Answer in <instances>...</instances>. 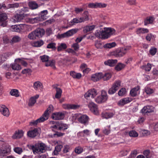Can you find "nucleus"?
Returning <instances> with one entry per match:
<instances>
[{
  "instance_id": "f257e3e1",
  "label": "nucleus",
  "mask_w": 158,
  "mask_h": 158,
  "mask_svg": "<svg viewBox=\"0 0 158 158\" xmlns=\"http://www.w3.org/2000/svg\"><path fill=\"white\" fill-rule=\"evenodd\" d=\"M31 148L34 154L36 153L40 154L44 152L47 149L46 145L43 143H38L35 145L31 146Z\"/></svg>"
},
{
  "instance_id": "f03ea898",
  "label": "nucleus",
  "mask_w": 158,
  "mask_h": 158,
  "mask_svg": "<svg viewBox=\"0 0 158 158\" xmlns=\"http://www.w3.org/2000/svg\"><path fill=\"white\" fill-rule=\"evenodd\" d=\"M130 49V47H126L124 48H118L113 52L111 53V54L116 57H121L125 55L127 51Z\"/></svg>"
},
{
  "instance_id": "7ed1b4c3",
  "label": "nucleus",
  "mask_w": 158,
  "mask_h": 158,
  "mask_svg": "<svg viewBox=\"0 0 158 158\" xmlns=\"http://www.w3.org/2000/svg\"><path fill=\"white\" fill-rule=\"evenodd\" d=\"M51 123L53 124L51 127V128L57 130H64L67 129L69 126L66 124L62 123L58 121H52Z\"/></svg>"
},
{
  "instance_id": "20e7f679",
  "label": "nucleus",
  "mask_w": 158,
  "mask_h": 158,
  "mask_svg": "<svg viewBox=\"0 0 158 158\" xmlns=\"http://www.w3.org/2000/svg\"><path fill=\"white\" fill-rule=\"evenodd\" d=\"M115 30L111 28H104L102 31V39H105L108 38L111 35L114 34Z\"/></svg>"
},
{
  "instance_id": "39448f33",
  "label": "nucleus",
  "mask_w": 158,
  "mask_h": 158,
  "mask_svg": "<svg viewBox=\"0 0 158 158\" xmlns=\"http://www.w3.org/2000/svg\"><path fill=\"white\" fill-rule=\"evenodd\" d=\"M88 13V12L87 11H84V14L85 15H86V16H85V18H74L72 20H71L70 22V24L71 25H73L75 23H81L88 20V15H87Z\"/></svg>"
},
{
  "instance_id": "423d86ee",
  "label": "nucleus",
  "mask_w": 158,
  "mask_h": 158,
  "mask_svg": "<svg viewBox=\"0 0 158 158\" xmlns=\"http://www.w3.org/2000/svg\"><path fill=\"white\" fill-rule=\"evenodd\" d=\"M10 151V148L9 146L2 147L0 149V158L3 157L6 155L8 154Z\"/></svg>"
},
{
  "instance_id": "0eeeda50",
  "label": "nucleus",
  "mask_w": 158,
  "mask_h": 158,
  "mask_svg": "<svg viewBox=\"0 0 158 158\" xmlns=\"http://www.w3.org/2000/svg\"><path fill=\"white\" fill-rule=\"evenodd\" d=\"M27 25L26 24H20L19 25L12 26L11 28V31H13L20 32L23 29L24 27H26Z\"/></svg>"
},
{
  "instance_id": "6e6552de",
  "label": "nucleus",
  "mask_w": 158,
  "mask_h": 158,
  "mask_svg": "<svg viewBox=\"0 0 158 158\" xmlns=\"http://www.w3.org/2000/svg\"><path fill=\"white\" fill-rule=\"evenodd\" d=\"M25 16V15L23 14H17L13 17L11 19V21L14 23L19 22L23 19Z\"/></svg>"
},
{
  "instance_id": "1a4fd4ad",
  "label": "nucleus",
  "mask_w": 158,
  "mask_h": 158,
  "mask_svg": "<svg viewBox=\"0 0 158 158\" xmlns=\"http://www.w3.org/2000/svg\"><path fill=\"white\" fill-rule=\"evenodd\" d=\"M88 107L90 110L95 114L98 115L99 112L98 110L97 106L94 102H90L88 104Z\"/></svg>"
},
{
  "instance_id": "9d476101",
  "label": "nucleus",
  "mask_w": 158,
  "mask_h": 158,
  "mask_svg": "<svg viewBox=\"0 0 158 158\" xmlns=\"http://www.w3.org/2000/svg\"><path fill=\"white\" fill-rule=\"evenodd\" d=\"M97 94V91L94 89H91L88 91L84 95L86 99L91 97V98H94Z\"/></svg>"
},
{
  "instance_id": "9b49d317",
  "label": "nucleus",
  "mask_w": 158,
  "mask_h": 158,
  "mask_svg": "<svg viewBox=\"0 0 158 158\" xmlns=\"http://www.w3.org/2000/svg\"><path fill=\"white\" fill-rule=\"evenodd\" d=\"M154 108L151 106H145L141 110V112L144 115L147 113L152 112L154 111Z\"/></svg>"
},
{
  "instance_id": "f8f14e48",
  "label": "nucleus",
  "mask_w": 158,
  "mask_h": 158,
  "mask_svg": "<svg viewBox=\"0 0 158 158\" xmlns=\"http://www.w3.org/2000/svg\"><path fill=\"white\" fill-rule=\"evenodd\" d=\"M64 114L61 112H56L54 113L52 115V118L53 119L60 120L64 118Z\"/></svg>"
},
{
  "instance_id": "ddd939ff",
  "label": "nucleus",
  "mask_w": 158,
  "mask_h": 158,
  "mask_svg": "<svg viewBox=\"0 0 158 158\" xmlns=\"http://www.w3.org/2000/svg\"><path fill=\"white\" fill-rule=\"evenodd\" d=\"M46 119L42 115L39 118L35 120H32L31 122H29V124L31 126H35L38 123L43 122L46 120Z\"/></svg>"
},
{
  "instance_id": "4468645a",
  "label": "nucleus",
  "mask_w": 158,
  "mask_h": 158,
  "mask_svg": "<svg viewBox=\"0 0 158 158\" xmlns=\"http://www.w3.org/2000/svg\"><path fill=\"white\" fill-rule=\"evenodd\" d=\"M0 112L2 114L6 117H8L9 115V111L8 108L4 105L0 106Z\"/></svg>"
},
{
  "instance_id": "2eb2a0df",
  "label": "nucleus",
  "mask_w": 158,
  "mask_h": 158,
  "mask_svg": "<svg viewBox=\"0 0 158 158\" xmlns=\"http://www.w3.org/2000/svg\"><path fill=\"white\" fill-rule=\"evenodd\" d=\"M103 74L101 73H98L92 75L91 80L95 82L99 81L102 78Z\"/></svg>"
},
{
  "instance_id": "dca6fc26",
  "label": "nucleus",
  "mask_w": 158,
  "mask_h": 158,
  "mask_svg": "<svg viewBox=\"0 0 158 158\" xmlns=\"http://www.w3.org/2000/svg\"><path fill=\"white\" fill-rule=\"evenodd\" d=\"M62 107L65 109L75 110L77 109L79 106L75 104H64L62 105Z\"/></svg>"
},
{
  "instance_id": "f3484780",
  "label": "nucleus",
  "mask_w": 158,
  "mask_h": 158,
  "mask_svg": "<svg viewBox=\"0 0 158 158\" xmlns=\"http://www.w3.org/2000/svg\"><path fill=\"white\" fill-rule=\"evenodd\" d=\"M53 106L52 105H50L47 109L44 112L42 116L47 120L49 117V114L53 110Z\"/></svg>"
},
{
  "instance_id": "a211bd4d",
  "label": "nucleus",
  "mask_w": 158,
  "mask_h": 158,
  "mask_svg": "<svg viewBox=\"0 0 158 158\" xmlns=\"http://www.w3.org/2000/svg\"><path fill=\"white\" fill-rule=\"evenodd\" d=\"M132 101V99L131 98H124L120 100L118 103L119 106H123L124 105L129 103Z\"/></svg>"
},
{
  "instance_id": "6ab92c4d",
  "label": "nucleus",
  "mask_w": 158,
  "mask_h": 158,
  "mask_svg": "<svg viewBox=\"0 0 158 158\" xmlns=\"http://www.w3.org/2000/svg\"><path fill=\"white\" fill-rule=\"evenodd\" d=\"M34 31L37 38L42 37L45 33L44 30L43 29L38 28Z\"/></svg>"
},
{
  "instance_id": "aec40b11",
  "label": "nucleus",
  "mask_w": 158,
  "mask_h": 158,
  "mask_svg": "<svg viewBox=\"0 0 158 158\" xmlns=\"http://www.w3.org/2000/svg\"><path fill=\"white\" fill-rule=\"evenodd\" d=\"M38 134L37 129L35 128L34 130L29 131L27 133V135L31 138H34Z\"/></svg>"
},
{
  "instance_id": "412c9836",
  "label": "nucleus",
  "mask_w": 158,
  "mask_h": 158,
  "mask_svg": "<svg viewBox=\"0 0 158 158\" xmlns=\"http://www.w3.org/2000/svg\"><path fill=\"white\" fill-rule=\"evenodd\" d=\"M89 119L88 116L85 115H83L80 116L78 118V121L82 123H87Z\"/></svg>"
},
{
  "instance_id": "4be33fe9",
  "label": "nucleus",
  "mask_w": 158,
  "mask_h": 158,
  "mask_svg": "<svg viewBox=\"0 0 158 158\" xmlns=\"http://www.w3.org/2000/svg\"><path fill=\"white\" fill-rule=\"evenodd\" d=\"M23 134V131L22 130H18L16 131L12 136L13 139L19 138L22 137Z\"/></svg>"
},
{
  "instance_id": "5701e85b",
  "label": "nucleus",
  "mask_w": 158,
  "mask_h": 158,
  "mask_svg": "<svg viewBox=\"0 0 158 158\" xmlns=\"http://www.w3.org/2000/svg\"><path fill=\"white\" fill-rule=\"evenodd\" d=\"M95 26L94 25L86 26L84 28L83 31L84 33H86L94 30Z\"/></svg>"
},
{
  "instance_id": "b1692460",
  "label": "nucleus",
  "mask_w": 158,
  "mask_h": 158,
  "mask_svg": "<svg viewBox=\"0 0 158 158\" xmlns=\"http://www.w3.org/2000/svg\"><path fill=\"white\" fill-rule=\"evenodd\" d=\"M40 20V18L39 17H36L33 18H28L26 19V21L31 24L37 23L38 21Z\"/></svg>"
},
{
  "instance_id": "393cba45",
  "label": "nucleus",
  "mask_w": 158,
  "mask_h": 158,
  "mask_svg": "<svg viewBox=\"0 0 158 158\" xmlns=\"http://www.w3.org/2000/svg\"><path fill=\"white\" fill-rule=\"evenodd\" d=\"M117 60H110L107 61H105L104 62V64L106 65H109L110 66H114L117 63Z\"/></svg>"
},
{
  "instance_id": "a878e982",
  "label": "nucleus",
  "mask_w": 158,
  "mask_h": 158,
  "mask_svg": "<svg viewBox=\"0 0 158 158\" xmlns=\"http://www.w3.org/2000/svg\"><path fill=\"white\" fill-rule=\"evenodd\" d=\"M155 19L153 17L150 16L147 17L144 21V24L147 25L148 24H152L154 21Z\"/></svg>"
},
{
  "instance_id": "bb28decb",
  "label": "nucleus",
  "mask_w": 158,
  "mask_h": 158,
  "mask_svg": "<svg viewBox=\"0 0 158 158\" xmlns=\"http://www.w3.org/2000/svg\"><path fill=\"white\" fill-rule=\"evenodd\" d=\"M78 30V29H74L69 30L66 32L65 33L66 34L67 37H68L72 36L74 34L77 33Z\"/></svg>"
},
{
  "instance_id": "cd10ccee",
  "label": "nucleus",
  "mask_w": 158,
  "mask_h": 158,
  "mask_svg": "<svg viewBox=\"0 0 158 158\" xmlns=\"http://www.w3.org/2000/svg\"><path fill=\"white\" fill-rule=\"evenodd\" d=\"M56 93L55 96V98L57 99L60 98L61 96L62 90L60 88L58 87H56Z\"/></svg>"
},
{
  "instance_id": "c85d7f7f",
  "label": "nucleus",
  "mask_w": 158,
  "mask_h": 158,
  "mask_svg": "<svg viewBox=\"0 0 158 158\" xmlns=\"http://www.w3.org/2000/svg\"><path fill=\"white\" fill-rule=\"evenodd\" d=\"M48 14L47 10H44L41 11L39 14V16L43 19H46L47 18L46 16Z\"/></svg>"
},
{
  "instance_id": "c756f323",
  "label": "nucleus",
  "mask_w": 158,
  "mask_h": 158,
  "mask_svg": "<svg viewBox=\"0 0 158 158\" xmlns=\"http://www.w3.org/2000/svg\"><path fill=\"white\" fill-rule=\"evenodd\" d=\"M148 32V30L147 29L140 28L137 29L136 31V32L138 34H144L147 33Z\"/></svg>"
},
{
  "instance_id": "7c9ffc66",
  "label": "nucleus",
  "mask_w": 158,
  "mask_h": 158,
  "mask_svg": "<svg viewBox=\"0 0 158 158\" xmlns=\"http://www.w3.org/2000/svg\"><path fill=\"white\" fill-rule=\"evenodd\" d=\"M121 82L120 80L116 81L112 84V86L118 90L121 86Z\"/></svg>"
},
{
  "instance_id": "2f4dec72",
  "label": "nucleus",
  "mask_w": 158,
  "mask_h": 158,
  "mask_svg": "<svg viewBox=\"0 0 158 158\" xmlns=\"http://www.w3.org/2000/svg\"><path fill=\"white\" fill-rule=\"evenodd\" d=\"M114 115V114L112 112H106L102 114L103 118L106 119H108L112 117Z\"/></svg>"
},
{
  "instance_id": "473e14b6",
  "label": "nucleus",
  "mask_w": 158,
  "mask_h": 158,
  "mask_svg": "<svg viewBox=\"0 0 158 158\" xmlns=\"http://www.w3.org/2000/svg\"><path fill=\"white\" fill-rule=\"evenodd\" d=\"M15 63L12 64L11 67L12 69L14 70H19L21 69V67L19 64V63H16L15 61Z\"/></svg>"
},
{
  "instance_id": "72a5a7b5",
  "label": "nucleus",
  "mask_w": 158,
  "mask_h": 158,
  "mask_svg": "<svg viewBox=\"0 0 158 158\" xmlns=\"http://www.w3.org/2000/svg\"><path fill=\"white\" fill-rule=\"evenodd\" d=\"M67 47V45L65 43H61L59 44L57 50L58 51H61L63 49H66Z\"/></svg>"
},
{
  "instance_id": "f704fd0d",
  "label": "nucleus",
  "mask_w": 158,
  "mask_h": 158,
  "mask_svg": "<svg viewBox=\"0 0 158 158\" xmlns=\"http://www.w3.org/2000/svg\"><path fill=\"white\" fill-rule=\"evenodd\" d=\"M44 42L42 40H40L37 41L35 42L32 44V45L36 47H39L41 46L44 44Z\"/></svg>"
},
{
  "instance_id": "c9c22d12",
  "label": "nucleus",
  "mask_w": 158,
  "mask_h": 158,
  "mask_svg": "<svg viewBox=\"0 0 158 158\" xmlns=\"http://www.w3.org/2000/svg\"><path fill=\"white\" fill-rule=\"evenodd\" d=\"M63 146L61 145H59L56 146L55 147V149L54 151V153L55 155H57L58 154V152L61 150Z\"/></svg>"
},
{
  "instance_id": "e433bc0d",
  "label": "nucleus",
  "mask_w": 158,
  "mask_h": 158,
  "mask_svg": "<svg viewBox=\"0 0 158 158\" xmlns=\"http://www.w3.org/2000/svg\"><path fill=\"white\" fill-rule=\"evenodd\" d=\"M138 90L139 89L136 88H134L131 89L130 92L131 95L132 97L136 96L137 94Z\"/></svg>"
},
{
  "instance_id": "4c0bfd02",
  "label": "nucleus",
  "mask_w": 158,
  "mask_h": 158,
  "mask_svg": "<svg viewBox=\"0 0 158 158\" xmlns=\"http://www.w3.org/2000/svg\"><path fill=\"white\" fill-rule=\"evenodd\" d=\"M107 100L106 98H103L101 96H98L95 99L96 102L98 103H101L104 102Z\"/></svg>"
},
{
  "instance_id": "58836bf2",
  "label": "nucleus",
  "mask_w": 158,
  "mask_h": 158,
  "mask_svg": "<svg viewBox=\"0 0 158 158\" xmlns=\"http://www.w3.org/2000/svg\"><path fill=\"white\" fill-rule=\"evenodd\" d=\"M10 94L16 97H18L19 95V91L16 89H12L10 92Z\"/></svg>"
},
{
  "instance_id": "ea45409f",
  "label": "nucleus",
  "mask_w": 158,
  "mask_h": 158,
  "mask_svg": "<svg viewBox=\"0 0 158 158\" xmlns=\"http://www.w3.org/2000/svg\"><path fill=\"white\" fill-rule=\"evenodd\" d=\"M55 61L54 60H50L45 64V65L46 66H51L53 68H55Z\"/></svg>"
},
{
  "instance_id": "a19ab883",
  "label": "nucleus",
  "mask_w": 158,
  "mask_h": 158,
  "mask_svg": "<svg viewBox=\"0 0 158 158\" xmlns=\"http://www.w3.org/2000/svg\"><path fill=\"white\" fill-rule=\"evenodd\" d=\"M15 61L16 63H19V64H21L22 65L24 66H26L27 65V63L20 58H18L16 59L15 60Z\"/></svg>"
},
{
  "instance_id": "79ce46f5",
  "label": "nucleus",
  "mask_w": 158,
  "mask_h": 158,
  "mask_svg": "<svg viewBox=\"0 0 158 158\" xmlns=\"http://www.w3.org/2000/svg\"><path fill=\"white\" fill-rule=\"evenodd\" d=\"M19 6V4L18 3H16L14 4H8L7 6L6 7V9L10 8H18Z\"/></svg>"
},
{
  "instance_id": "37998d69",
  "label": "nucleus",
  "mask_w": 158,
  "mask_h": 158,
  "mask_svg": "<svg viewBox=\"0 0 158 158\" xmlns=\"http://www.w3.org/2000/svg\"><path fill=\"white\" fill-rule=\"evenodd\" d=\"M29 5L30 8L32 9H36L38 6L37 4L35 2H29Z\"/></svg>"
},
{
  "instance_id": "c03bdc74",
  "label": "nucleus",
  "mask_w": 158,
  "mask_h": 158,
  "mask_svg": "<svg viewBox=\"0 0 158 158\" xmlns=\"http://www.w3.org/2000/svg\"><path fill=\"white\" fill-rule=\"evenodd\" d=\"M125 66V65L121 63H119L116 66L115 69L117 71H120L124 68Z\"/></svg>"
},
{
  "instance_id": "a18cd8bd",
  "label": "nucleus",
  "mask_w": 158,
  "mask_h": 158,
  "mask_svg": "<svg viewBox=\"0 0 158 158\" xmlns=\"http://www.w3.org/2000/svg\"><path fill=\"white\" fill-rule=\"evenodd\" d=\"M111 77V75L110 73H105L104 75L103 74V77L102 78L104 81H107Z\"/></svg>"
},
{
  "instance_id": "49530a36",
  "label": "nucleus",
  "mask_w": 158,
  "mask_h": 158,
  "mask_svg": "<svg viewBox=\"0 0 158 158\" xmlns=\"http://www.w3.org/2000/svg\"><path fill=\"white\" fill-rule=\"evenodd\" d=\"M116 46V43L115 42L107 43L105 44L104 47L105 48H110L114 47Z\"/></svg>"
},
{
  "instance_id": "de8ad7c7",
  "label": "nucleus",
  "mask_w": 158,
  "mask_h": 158,
  "mask_svg": "<svg viewBox=\"0 0 158 158\" xmlns=\"http://www.w3.org/2000/svg\"><path fill=\"white\" fill-rule=\"evenodd\" d=\"M42 84L39 81H36L35 82L34 84L33 87L35 90L41 88L42 87Z\"/></svg>"
},
{
  "instance_id": "09e8293b",
  "label": "nucleus",
  "mask_w": 158,
  "mask_h": 158,
  "mask_svg": "<svg viewBox=\"0 0 158 158\" xmlns=\"http://www.w3.org/2000/svg\"><path fill=\"white\" fill-rule=\"evenodd\" d=\"M129 135L130 137H136L138 136V133L135 130L130 131L129 132Z\"/></svg>"
},
{
  "instance_id": "8fccbe9b",
  "label": "nucleus",
  "mask_w": 158,
  "mask_h": 158,
  "mask_svg": "<svg viewBox=\"0 0 158 158\" xmlns=\"http://www.w3.org/2000/svg\"><path fill=\"white\" fill-rule=\"evenodd\" d=\"M144 92L147 94L150 95L152 94L154 92L153 89L149 87H146L144 89Z\"/></svg>"
},
{
  "instance_id": "3c124183",
  "label": "nucleus",
  "mask_w": 158,
  "mask_h": 158,
  "mask_svg": "<svg viewBox=\"0 0 158 158\" xmlns=\"http://www.w3.org/2000/svg\"><path fill=\"white\" fill-rule=\"evenodd\" d=\"M83 148L80 146L76 147L74 150L75 152L77 154L81 153L83 152Z\"/></svg>"
},
{
  "instance_id": "603ef678",
  "label": "nucleus",
  "mask_w": 158,
  "mask_h": 158,
  "mask_svg": "<svg viewBox=\"0 0 158 158\" xmlns=\"http://www.w3.org/2000/svg\"><path fill=\"white\" fill-rule=\"evenodd\" d=\"M35 35V31H34L28 35V37L31 40H34L37 39Z\"/></svg>"
},
{
  "instance_id": "864d4df0",
  "label": "nucleus",
  "mask_w": 158,
  "mask_h": 158,
  "mask_svg": "<svg viewBox=\"0 0 158 158\" xmlns=\"http://www.w3.org/2000/svg\"><path fill=\"white\" fill-rule=\"evenodd\" d=\"M36 102V100L35 98V97H31L29 100L28 103V105L30 106H31L34 105Z\"/></svg>"
},
{
  "instance_id": "5fc2aeb1",
  "label": "nucleus",
  "mask_w": 158,
  "mask_h": 158,
  "mask_svg": "<svg viewBox=\"0 0 158 158\" xmlns=\"http://www.w3.org/2000/svg\"><path fill=\"white\" fill-rule=\"evenodd\" d=\"M40 58L42 62H48L49 59V56L45 55L41 56Z\"/></svg>"
},
{
  "instance_id": "6e6d98bb",
  "label": "nucleus",
  "mask_w": 158,
  "mask_h": 158,
  "mask_svg": "<svg viewBox=\"0 0 158 158\" xmlns=\"http://www.w3.org/2000/svg\"><path fill=\"white\" fill-rule=\"evenodd\" d=\"M21 38L18 36L16 35L12 39L11 41L12 43L18 42L20 41Z\"/></svg>"
},
{
  "instance_id": "4d7b16f0",
  "label": "nucleus",
  "mask_w": 158,
  "mask_h": 158,
  "mask_svg": "<svg viewBox=\"0 0 158 158\" xmlns=\"http://www.w3.org/2000/svg\"><path fill=\"white\" fill-rule=\"evenodd\" d=\"M126 90L125 88H123L118 91V94L119 96H123L126 94Z\"/></svg>"
},
{
  "instance_id": "13d9d810",
  "label": "nucleus",
  "mask_w": 158,
  "mask_h": 158,
  "mask_svg": "<svg viewBox=\"0 0 158 158\" xmlns=\"http://www.w3.org/2000/svg\"><path fill=\"white\" fill-rule=\"evenodd\" d=\"M7 18L6 14L5 13H3L0 14V21H4Z\"/></svg>"
},
{
  "instance_id": "bf43d9fd",
  "label": "nucleus",
  "mask_w": 158,
  "mask_h": 158,
  "mask_svg": "<svg viewBox=\"0 0 158 158\" xmlns=\"http://www.w3.org/2000/svg\"><path fill=\"white\" fill-rule=\"evenodd\" d=\"M71 150L70 146L67 145H66L64 146L63 152L64 153H66L69 152Z\"/></svg>"
},
{
  "instance_id": "052dcab7",
  "label": "nucleus",
  "mask_w": 158,
  "mask_h": 158,
  "mask_svg": "<svg viewBox=\"0 0 158 158\" xmlns=\"http://www.w3.org/2000/svg\"><path fill=\"white\" fill-rule=\"evenodd\" d=\"M142 68L146 71H149L151 69V65L150 64L148 63L146 65L143 66Z\"/></svg>"
},
{
  "instance_id": "680f3d73",
  "label": "nucleus",
  "mask_w": 158,
  "mask_h": 158,
  "mask_svg": "<svg viewBox=\"0 0 158 158\" xmlns=\"http://www.w3.org/2000/svg\"><path fill=\"white\" fill-rule=\"evenodd\" d=\"M6 54H4L3 55H0V64L4 62L6 60Z\"/></svg>"
},
{
  "instance_id": "e2e57ef3",
  "label": "nucleus",
  "mask_w": 158,
  "mask_h": 158,
  "mask_svg": "<svg viewBox=\"0 0 158 158\" xmlns=\"http://www.w3.org/2000/svg\"><path fill=\"white\" fill-rule=\"evenodd\" d=\"M56 44L55 43L52 42L48 44L47 48H48L56 49Z\"/></svg>"
},
{
  "instance_id": "0e129e2a",
  "label": "nucleus",
  "mask_w": 158,
  "mask_h": 158,
  "mask_svg": "<svg viewBox=\"0 0 158 158\" xmlns=\"http://www.w3.org/2000/svg\"><path fill=\"white\" fill-rule=\"evenodd\" d=\"M157 49L154 47H152L149 50L150 54L152 56L155 55Z\"/></svg>"
},
{
  "instance_id": "69168bd1",
  "label": "nucleus",
  "mask_w": 158,
  "mask_h": 158,
  "mask_svg": "<svg viewBox=\"0 0 158 158\" xmlns=\"http://www.w3.org/2000/svg\"><path fill=\"white\" fill-rule=\"evenodd\" d=\"M117 91L116 89L113 87V86H112L111 88L108 90V92L110 94H114Z\"/></svg>"
},
{
  "instance_id": "338daca9",
  "label": "nucleus",
  "mask_w": 158,
  "mask_h": 158,
  "mask_svg": "<svg viewBox=\"0 0 158 158\" xmlns=\"http://www.w3.org/2000/svg\"><path fill=\"white\" fill-rule=\"evenodd\" d=\"M96 8H102L106 6V4L101 3H96Z\"/></svg>"
},
{
  "instance_id": "774afa93",
  "label": "nucleus",
  "mask_w": 158,
  "mask_h": 158,
  "mask_svg": "<svg viewBox=\"0 0 158 158\" xmlns=\"http://www.w3.org/2000/svg\"><path fill=\"white\" fill-rule=\"evenodd\" d=\"M102 31L97 30L96 31L95 35L98 38L102 39V35L101 34Z\"/></svg>"
}]
</instances>
